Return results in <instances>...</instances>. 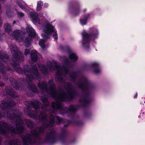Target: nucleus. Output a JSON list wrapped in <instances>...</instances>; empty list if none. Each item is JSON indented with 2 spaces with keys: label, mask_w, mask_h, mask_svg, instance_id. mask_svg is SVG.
<instances>
[{
  "label": "nucleus",
  "mask_w": 145,
  "mask_h": 145,
  "mask_svg": "<svg viewBox=\"0 0 145 145\" xmlns=\"http://www.w3.org/2000/svg\"><path fill=\"white\" fill-rule=\"evenodd\" d=\"M78 95V94L75 91H68L67 94L62 91L57 96V98L62 102L71 101Z\"/></svg>",
  "instance_id": "nucleus-6"
},
{
  "label": "nucleus",
  "mask_w": 145,
  "mask_h": 145,
  "mask_svg": "<svg viewBox=\"0 0 145 145\" xmlns=\"http://www.w3.org/2000/svg\"><path fill=\"white\" fill-rule=\"evenodd\" d=\"M30 18L34 24H37L38 22H39V15L37 13L35 12H31L30 13Z\"/></svg>",
  "instance_id": "nucleus-16"
},
{
  "label": "nucleus",
  "mask_w": 145,
  "mask_h": 145,
  "mask_svg": "<svg viewBox=\"0 0 145 145\" xmlns=\"http://www.w3.org/2000/svg\"><path fill=\"white\" fill-rule=\"evenodd\" d=\"M90 15L89 13H88L87 14L83 15L82 16L83 18H80V22L82 25H84L87 24V20L90 18Z\"/></svg>",
  "instance_id": "nucleus-21"
},
{
  "label": "nucleus",
  "mask_w": 145,
  "mask_h": 145,
  "mask_svg": "<svg viewBox=\"0 0 145 145\" xmlns=\"http://www.w3.org/2000/svg\"><path fill=\"white\" fill-rule=\"evenodd\" d=\"M57 109L56 108V109H53V110H52V112L53 113H55L56 112H57Z\"/></svg>",
  "instance_id": "nucleus-64"
},
{
  "label": "nucleus",
  "mask_w": 145,
  "mask_h": 145,
  "mask_svg": "<svg viewBox=\"0 0 145 145\" xmlns=\"http://www.w3.org/2000/svg\"><path fill=\"white\" fill-rule=\"evenodd\" d=\"M18 62L16 61L14 62L13 64L14 68L17 72L21 74L24 73L30 81L32 82L34 79L32 72L36 78H38L39 77V71L36 65H33L31 69H30L27 65H24L23 68L20 66L16 67L17 65H18Z\"/></svg>",
  "instance_id": "nucleus-4"
},
{
  "label": "nucleus",
  "mask_w": 145,
  "mask_h": 145,
  "mask_svg": "<svg viewBox=\"0 0 145 145\" xmlns=\"http://www.w3.org/2000/svg\"><path fill=\"white\" fill-rule=\"evenodd\" d=\"M47 117V115L45 112H41L40 113L39 119L43 122L44 125V126L41 125L38 127V130L35 129L31 131L30 132L33 137L37 138H39L40 135L44 133L45 130L44 127L48 128L50 126L52 127L54 125L56 122V117L52 115H50L49 117V123L47 122H45Z\"/></svg>",
  "instance_id": "nucleus-1"
},
{
  "label": "nucleus",
  "mask_w": 145,
  "mask_h": 145,
  "mask_svg": "<svg viewBox=\"0 0 145 145\" xmlns=\"http://www.w3.org/2000/svg\"><path fill=\"white\" fill-rule=\"evenodd\" d=\"M31 40V39L29 37H28L25 38L24 42L25 44V46L26 47H28L30 46V42Z\"/></svg>",
  "instance_id": "nucleus-33"
},
{
  "label": "nucleus",
  "mask_w": 145,
  "mask_h": 145,
  "mask_svg": "<svg viewBox=\"0 0 145 145\" xmlns=\"http://www.w3.org/2000/svg\"><path fill=\"white\" fill-rule=\"evenodd\" d=\"M5 86V83L2 82H1L0 83V87H3Z\"/></svg>",
  "instance_id": "nucleus-60"
},
{
  "label": "nucleus",
  "mask_w": 145,
  "mask_h": 145,
  "mask_svg": "<svg viewBox=\"0 0 145 145\" xmlns=\"http://www.w3.org/2000/svg\"><path fill=\"white\" fill-rule=\"evenodd\" d=\"M6 13L8 16L11 17L12 16V13L10 12L9 10H7L6 11Z\"/></svg>",
  "instance_id": "nucleus-52"
},
{
  "label": "nucleus",
  "mask_w": 145,
  "mask_h": 145,
  "mask_svg": "<svg viewBox=\"0 0 145 145\" xmlns=\"http://www.w3.org/2000/svg\"><path fill=\"white\" fill-rule=\"evenodd\" d=\"M48 84L50 86V85L55 86V84L54 83V81L53 80L51 79L49 80L48 82Z\"/></svg>",
  "instance_id": "nucleus-49"
},
{
  "label": "nucleus",
  "mask_w": 145,
  "mask_h": 145,
  "mask_svg": "<svg viewBox=\"0 0 145 145\" xmlns=\"http://www.w3.org/2000/svg\"><path fill=\"white\" fill-rule=\"evenodd\" d=\"M64 71L66 74H68L70 72L69 70L68 69H67L66 70H65Z\"/></svg>",
  "instance_id": "nucleus-59"
},
{
  "label": "nucleus",
  "mask_w": 145,
  "mask_h": 145,
  "mask_svg": "<svg viewBox=\"0 0 145 145\" xmlns=\"http://www.w3.org/2000/svg\"><path fill=\"white\" fill-rule=\"evenodd\" d=\"M5 91L7 94L10 97L15 98L17 97V92L9 86H6L5 87Z\"/></svg>",
  "instance_id": "nucleus-13"
},
{
  "label": "nucleus",
  "mask_w": 145,
  "mask_h": 145,
  "mask_svg": "<svg viewBox=\"0 0 145 145\" xmlns=\"http://www.w3.org/2000/svg\"><path fill=\"white\" fill-rule=\"evenodd\" d=\"M60 68L61 67L60 66L57 65H55L54 67V69H56L57 71L59 70Z\"/></svg>",
  "instance_id": "nucleus-51"
},
{
  "label": "nucleus",
  "mask_w": 145,
  "mask_h": 145,
  "mask_svg": "<svg viewBox=\"0 0 145 145\" xmlns=\"http://www.w3.org/2000/svg\"><path fill=\"white\" fill-rule=\"evenodd\" d=\"M17 13L18 16L22 17L24 16V14L23 12L17 11Z\"/></svg>",
  "instance_id": "nucleus-53"
},
{
  "label": "nucleus",
  "mask_w": 145,
  "mask_h": 145,
  "mask_svg": "<svg viewBox=\"0 0 145 145\" xmlns=\"http://www.w3.org/2000/svg\"><path fill=\"white\" fill-rule=\"evenodd\" d=\"M28 85L29 89L32 92L34 93H38L37 88L36 85L33 84L29 83H28Z\"/></svg>",
  "instance_id": "nucleus-25"
},
{
  "label": "nucleus",
  "mask_w": 145,
  "mask_h": 145,
  "mask_svg": "<svg viewBox=\"0 0 145 145\" xmlns=\"http://www.w3.org/2000/svg\"><path fill=\"white\" fill-rule=\"evenodd\" d=\"M69 123H72V124L77 126H81L83 125V122L81 121L76 120H69Z\"/></svg>",
  "instance_id": "nucleus-23"
},
{
  "label": "nucleus",
  "mask_w": 145,
  "mask_h": 145,
  "mask_svg": "<svg viewBox=\"0 0 145 145\" xmlns=\"http://www.w3.org/2000/svg\"><path fill=\"white\" fill-rule=\"evenodd\" d=\"M13 35L17 40L19 41H24V35L22 31L20 30L17 29L14 31Z\"/></svg>",
  "instance_id": "nucleus-14"
},
{
  "label": "nucleus",
  "mask_w": 145,
  "mask_h": 145,
  "mask_svg": "<svg viewBox=\"0 0 145 145\" xmlns=\"http://www.w3.org/2000/svg\"><path fill=\"white\" fill-rule=\"evenodd\" d=\"M70 124H72V123H68V120L67 121V123L66 124H65L64 125V127H67Z\"/></svg>",
  "instance_id": "nucleus-62"
},
{
  "label": "nucleus",
  "mask_w": 145,
  "mask_h": 145,
  "mask_svg": "<svg viewBox=\"0 0 145 145\" xmlns=\"http://www.w3.org/2000/svg\"><path fill=\"white\" fill-rule=\"evenodd\" d=\"M31 61L33 62H36L38 59V56L36 51L34 52L31 53Z\"/></svg>",
  "instance_id": "nucleus-26"
},
{
  "label": "nucleus",
  "mask_w": 145,
  "mask_h": 145,
  "mask_svg": "<svg viewBox=\"0 0 145 145\" xmlns=\"http://www.w3.org/2000/svg\"><path fill=\"white\" fill-rule=\"evenodd\" d=\"M43 5V3L41 1H39L37 5L36 10L39 11L42 8V6Z\"/></svg>",
  "instance_id": "nucleus-36"
},
{
  "label": "nucleus",
  "mask_w": 145,
  "mask_h": 145,
  "mask_svg": "<svg viewBox=\"0 0 145 145\" xmlns=\"http://www.w3.org/2000/svg\"><path fill=\"white\" fill-rule=\"evenodd\" d=\"M67 69H68V67L66 66H63V70L64 71L66 70Z\"/></svg>",
  "instance_id": "nucleus-61"
},
{
  "label": "nucleus",
  "mask_w": 145,
  "mask_h": 145,
  "mask_svg": "<svg viewBox=\"0 0 145 145\" xmlns=\"http://www.w3.org/2000/svg\"><path fill=\"white\" fill-rule=\"evenodd\" d=\"M99 65L98 63H91L90 65H86L85 66L86 67H89V66L95 68H96L99 67Z\"/></svg>",
  "instance_id": "nucleus-40"
},
{
  "label": "nucleus",
  "mask_w": 145,
  "mask_h": 145,
  "mask_svg": "<svg viewBox=\"0 0 145 145\" xmlns=\"http://www.w3.org/2000/svg\"><path fill=\"white\" fill-rule=\"evenodd\" d=\"M45 28V29L44 30L45 33L42 34L41 36L44 39V40H46L49 38V35L53 33V36L55 40H57L58 39L57 35L56 32L54 31V27L50 23H48L46 25Z\"/></svg>",
  "instance_id": "nucleus-8"
},
{
  "label": "nucleus",
  "mask_w": 145,
  "mask_h": 145,
  "mask_svg": "<svg viewBox=\"0 0 145 145\" xmlns=\"http://www.w3.org/2000/svg\"><path fill=\"white\" fill-rule=\"evenodd\" d=\"M40 99L45 106H47L49 105L50 103L48 100L45 96H41Z\"/></svg>",
  "instance_id": "nucleus-27"
},
{
  "label": "nucleus",
  "mask_w": 145,
  "mask_h": 145,
  "mask_svg": "<svg viewBox=\"0 0 145 145\" xmlns=\"http://www.w3.org/2000/svg\"><path fill=\"white\" fill-rule=\"evenodd\" d=\"M4 27L5 31L8 33H10L12 32V29L11 26L8 23L4 24Z\"/></svg>",
  "instance_id": "nucleus-28"
},
{
  "label": "nucleus",
  "mask_w": 145,
  "mask_h": 145,
  "mask_svg": "<svg viewBox=\"0 0 145 145\" xmlns=\"http://www.w3.org/2000/svg\"><path fill=\"white\" fill-rule=\"evenodd\" d=\"M13 115H14V116H11L10 118V119H13L14 117H16V115L15 114H13Z\"/></svg>",
  "instance_id": "nucleus-63"
},
{
  "label": "nucleus",
  "mask_w": 145,
  "mask_h": 145,
  "mask_svg": "<svg viewBox=\"0 0 145 145\" xmlns=\"http://www.w3.org/2000/svg\"><path fill=\"white\" fill-rule=\"evenodd\" d=\"M61 141L62 144H65L66 141L65 138H61Z\"/></svg>",
  "instance_id": "nucleus-56"
},
{
  "label": "nucleus",
  "mask_w": 145,
  "mask_h": 145,
  "mask_svg": "<svg viewBox=\"0 0 145 145\" xmlns=\"http://www.w3.org/2000/svg\"><path fill=\"white\" fill-rule=\"evenodd\" d=\"M57 91L56 90L50 91V96L53 98L56 97H57V96H58V95H57Z\"/></svg>",
  "instance_id": "nucleus-39"
},
{
  "label": "nucleus",
  "mask_w": 145,
  "mask_h": 145,
  "mask_svg": "<svg viewBox=\"0 0 145 145\" xmlns=\"http://www.w3.org/2000/svg\"><path fill=\"white\" fill-rule=\"evenodd\" d=\"M24 103L25 105L28 107L29 108L32 107L35 110L40 108V107L39 105L40 102L38 101H25L24 102Z\"/></svg>",
  "instance_id": "nucleus-12"
},
{
  "label": "nucleus",
  "mask_w": 145,
  "mask_h": 145,
  "mask_svg": "<svg viewBox=\"0 0 145 145\" xmlns=\"http://www.w3.org/2000/svg\"><path fill=\"white\" fill-rule=\"evenodd\" d=\"M24 123L22 119L16 122V128L6 122H0V133L6 135L8 132L15 135L22 134L25 130Z\"/></svg>",
  "instance_id": "nucleus-2"
},
{
  "label": "nucleus",
  "mask_w": 145,
  "mask_h": 145,
  "mask_svg": "<svg viewBox=\"0 0 145 145\" xmlns=\"http://www.w3.org/2000/svg\"><path fill=\"white\" fill-rule=\"evenodd\" d=\"M30 52V50L29 49H25L24 54L25 56H27V55L29 54Z\"/></svg>",
  "instance_id": "nucleus-47"
},
{
  "label": "nucleus",
  "mask_w": 145,
  "mask_h": 145,
  "mask_svg": "<svg viewBox=\"0 0 145 145\" xmlns=\"http://www.w3.org/2000/svg\"><path fill=\"white\" fill-rule=\"evenodd\" d=\"M84 116L86 117H89L91 116V113L89 110H85L84 112Z\"/></svg>",
  "instance_id": "nucleus-42"
},
{
  "label": "nucleus",
  "mask_w": 145,
  "mask_h": 145,
  "mask_svg": "<svg viewBox=\"0 0 145 145\" xmlns=\"http://www.w3.org/2000/svg\"><path fill=\"white\" fill-rule=\"evenodd\" d=\"M62 73L61 72L59 71L56 73V81L60 83L63 80V77H62Z\"/></svg>",
  "instance_id": "nucleus-22"
},
{
  "label": "nucleus",
  "mask_w": 145,
  "mask_h": 145,
  "mask_svg": "<svg viewBox=\"0 0 145 145\" xmlns=\"http://www.w3.org/2000/svg\"><path fill=\"white\" fill-rule=\"evenodd\" d=\"M11 81V80H10ZM10 83L12 84V86L16 89H18L20 88V86L18 82L15 80L14 79H13L12 82H10Z\"/></svg>",
  "instance_id": "nucleus-31"
},
{
  "label": "nucleus",
  "mask_w": 145,
  "mask_h": 145,
  "mask_svg": "<svg viewBox=\"0 0 145 145\" xmlns=\"http://www.w3.org/2000/svg\"><path fill=\"white\" fill-rule=\"evenodd\" d=\"M56 120V122L59 124H60L63 121L62 118H60L58 116H55Z\"/></svg>",
  "instance_id": "nucleus-45"
},
{
  "label": "nucleus",
  "mask_w": 145,
  "mask_h": 145,
  "mask_svg": "<svg viewBox=\"0 0 145 145\" xmlns=\"http://www.w3.org/2000/svg\"><path fill=\"white\" fill-rule=\"evenodd\" d=\"M57 135L54 130H51L47 133L43 140L44 143L48 145H52L57 142Z\"/></svg>",
  "instance_id": "nucleus-7"
},
{
  "label": "nucleus",
  "mask_w": 145,
  "mask_h": 145,
  "mask_svg": "<svg viewBox=\"0 0 145 145\" xmlns=\"http://www.w3.org/2000/svg\"><path fill=\"white\" fill-rule=\"evenodd\" d=\"M4 114L3 112L0 111V120L4 116Z\"/></svg>",
  "instance_id": "nucleus-58"
},
{
  "label": "nucleus",
  "mask_w": 145,
  "mask_h": 145,
  "mask_svg": "<svg viewBox=\"0 0 145 145\" xmlns=\"http://www.w3.org/2000/svg\"><path fill=\"white\" fill-rule=\"evenodd\" d=\"M69 112H76L77 110L76 108L74 107L73 105H71L68 108Z\"/></svg>",
  "instance_id": "nucleus-35"
},
{
  "label": "nucleus",
  "mask_w": 145,
  "mask_h": 145,
  "mask_svg": "<svg viewBox=\"0 0 145 145\" xmlns=\"http://www.w3.org/2000/svg\"><path fill=\"white\" fill-rule=\"evenodd\" d=\"M8 145H18V142L17 140H12L9 141L8 142Z\"/></svg>",
  "instance_id": "nucleus-44"
},
{
  "label": "nucleus",
  "mask_w": 145,
  "mask_h": 145,
  "mask_svg": "<svg viewBox=\"0 0 145 145\" xmlns=\"http://www.w3.org/2000/svg\"><path fill=\"white\" fill-rule=\"evenodd\" d=\"M82 36L83 46L87 48H90L89 44L91 40L94 41L97 38L99 35V31L97 29L94 27L90 28L89 32H87L85 30L81 33Z\"/></svg>",
  "instance_id": "nucleus-5"
},
{
  "label": "nucleus",
  "mask_w": 145,
  "mask_h": 145,
  "mask_svg": "<svg viewBox=\"0 0 145 145\" xmlns=\"http://www.w3.org/2000/svg\"><path fill=\"white\" fill-rule=\"evenodd\" d=\"M60 111L61 112V114L62 115L68 114L69 112L68 108L64 106L62 107Z\"/></svg>",
  "instance_id": "nucleus-34"
},
{
  "label": "nucleus",
  "mask_w": 145,
  "mask_h": 145,
  "mask_svg": "<svg viewBox=\"0 0 145 145\" xmlns=\"http://www.w3.org/2000/svg\"><path fill=\"white\" fill-rule=\"evenodd\" d=\"M65 63L67 64H68L69 65H72V63L69 61V60L68 59H66L65 60Z\"/></svg>",
  "instance_id": "nucleus-54"
},
{
  "label": "nucleus",
  "mask_w": 145,
  "mask_h": 145,
  "mask_svg": "<svg viewBox=\"0 0 145 145\" xmlns=\"http://www.w3.org/2000/svg\"><path fill=\"white\" fill-rule=\"evenodd\" d=\"M28 116L30 118H35L37 117V114L36 112L30 110L28 113Z\"/></svg>",
  "instance_id": "nucleus-29"
},
{
  "label": "nucleus",
  "mask_w": 145,
  "mask_h": 145,
  "mask_svg": "<svg viewBox=\"0 0 145 145\" xmlns=\"http://www.w3.org/2000/svg\"><path fill=\"white\" fill-rule=\"evenodd\" d=\"M52 107L53 108V109H55L56 108V104L55 103V102H52Z\"/></svg>",
  "instance_id": "nucleus-55"
},
{
  "label": "nucleus",
  "mask_w": 145,
  "mask_h": 145,
  "mask_svg": "<svg viewBox=\"0 0 145 145\" xmlns=\"http://www.w3.org/2000/svg\"><path fill=\"white\" fill-rule=\"evenodd\" d=\"M78 87L82 90L83 94L79 100L80 103L79 105L84 108L88 106L90 103L91 99L89 98L90 96V92L89 88L90 85L89 82L86 78H84L83 82H79L77 84Z\"/></svg>",
  "instance_id": "nucleus-3"
},
{
  "label": "nucleus",
  "mask_w": 145,
  "mask_h": 145,
  "mask_svg": "<svg viewBox=\"0 0 145 145\" xmlns=\"http://www.w3.org/2000/svg\"><path fill=\"white\" fill-rule=\"evenodd\" d=\"M42 72L44 74H46L48 72V69L44 65H43L42 67Z\"/></svg>",
  "instance_id": "nucleus-46"
},
{
  "label": "nucleus",
  "mask_w": 145,
  "mask_h": 145,
  "mask_svg": "<svg viewBox=\"0 0 145 145\" xmlns=\"http://www.w3.org/2000/svg\"><path fill=\"white\" fill-rule=\"evenodd\" d=\"M65 88L66 90L68 91H71L72 90L71 84V83L69 82L67 83V85L65 87Z\"/></svg>",
  "instance_id": "nucleus-38"
},
{
  "label": "nucleus",
  "mask_w": 145,
  "mask_h": 145,
  "mask_svg": "<svg viewBox=\"0 0 145 145\" xmlns=\"http://www.w3.org/2000/svg\"><path fill=\"white\" fill-rule=\"evenodd\" d=\"M55 86L53 85H50V87L49 88V89H50V92L52 91H54V90H56L55 89Z\"/></svg>",
  "instance_id": "nucleus-48"
},
{
  "label": "nucleus",
  "mask_w": 145,
  "mask_h": 145,
  "mask_svg": "<svg viewBox=\"0 0 145 145\" xmlns=\"http://www.w3.org/2000/svg\"><path fill=\"white\" fill-rule=\"evenodd\" d=\"M76 141V138H74L72 140H71L69 142L70 144H71L74 143Z\"/></svg>",
  "instance_id": "nucleus-57"
},
{
  "label": "nucleus",
  "mask_w": 145,
  "mask_h": 145,
  "mask_svg": "<svg viewBox=\"0 0 145 145\" xmlns=\"http://www.w3.org/2000/svg\"><path fill=\"white\" fill-rule=\"evenodd\" d=\"M67 50L68 52L70 53L69 56L70 59L74 62H76L78 59L77 56L74 53H71V51L69 48H67Z\"/></svg>",
  "instance_id": "nucleus-18"
},
{
  "label": "nucleus",
  "mask_w": 145,
  "mask_h": 145,
  "mask_svg": "<svg viewBox=\"0 0 145 145\" xmlns=\"http://www.w3.org/2000/svg\"><path fill=\"white\" fill-rule=\"evenodd\" d=\"M37 86L43 91L47 92L48 89L47 84L44 81L39 82L37 84Z\"/></svg>",
  "instance_id": "nucleus-19"
},
{
  "label": "nucleus",
  "mask_w": 145,
  "mask_h": 145,
  "mask_svg": "<svg viewBox=\"0 0 145 145\" xmlns=\"http://www.w3.org/2000/svg\"><path fill=\"white\" fill-rule=\"evenodd\" d=\"M11 51L13 59L17 61H24V56L23 54L20 51H19L17 46L12 44L10 46Z\"/></svg>",
  "instance_id": "nucleus-9"
},
{
  "label": "nucleus",
  "mask_w": 145,
  "mask_h": 145,
  "mask_svg": "<svg viewBox=\"0 0 145 145\" xmlns=\"http://www.w3.org/2000/svg\"><path fill=\"white\" fill-rule=\"evenodd\" d=\"M69 8L71 13L74 16H76L80 14V7L77 3L73 5H70Z\"/></svg>",
  "instance_id": "nucleus-11"
},
{
  "label": "nucleus",
  "mask_w": 145,
  "mask_h": 145,
  "mask_svg": "<svg viewBox=\"0 0 145 145\" xmlns=\"http://www.w3.org/2000/svg\"><path fill=\"white\" fill-rule=\"evenodd\" d=\"M70 77L72 82H75L76 80V73L74 72L73 74H71Z\"/></svg>",
  "instance_id": "nucleus-41"
},
{
  "label": "nucleus",
  "mask_w": 145,
  "mask_h": 145,
  "mask_svg": "<svg viewBox=\"0 0 145 145\" xmlns=\"http://www.w3.org/2000/svg\"><path fill=\"white\" fill-rule=\"evenodd\" d=\"M46 41V40L44 39L41 40L39 41V44L43 49H44L45 48L46 46L44 44V43Z\"/></svg>",
  "instance_id": "nucleus-37"
},
{
  "label": "nucleus",
  "mask_w": 145,
  "mask_h": 145,
  "mask_svg": "<svg viewBox=\"0 0 145 145\" xmlns=\"http://www.w3.org/2000/svg\"><path fill=\"white\" fill-rule=\"evenodd\" d=\"M26 31L29 36L31 38H35L36 36L35 31L31 27H26Z\"/></svg>",
  "instance_id": "nucleus-20"
},
{
  "label": "nucleus",
  "mask_w": 145,
  "mask_h": 145,
  "mask_svg": "<svg viewBox=\"0 0 145 145\" xmlns=\"http://www.w3.org/2000/svg\"><path fill=\"white\" fill-rule=\"evenodd\" d=\"M57 100H58V101H56V107L57 110H59V111H60L61 108L63 106H62L61 103V102L62 101L58 99L57 98Z\"/></svg>",
  "instance_id": "nucleus-32"
},
{
  "label": "nucleus",
  "mask_w": 145,
  "mask_h": 145,
  "mask_svg": "<svg viewBox=\"0 0 145 145\" xmlns=\"http://www.w3.org/2000/svg\"><path fill=\"white\" fill-rule=\"evenodd\" d=\"M24 121L28 127L31 129L34 127V124L33 122L30 120L25 119Z\"/></svg>",
  "instance_id": "nucleus-30"
},
{
  "label": "nucleus",
  "mask_w": 145,
  "mask_h": 145,
  "mask_svg": "<svg viewBox=\"0 0 145 145\" xmlns=\"http://www.w3.org/2000/svg\"><path fill=\"white\" fill-rule=\"evenodd\" d=\"M23 141V145H28V142L30 144L31 142V140L29 135H20Z\"/></svg>",
  "instance_id": "nucleus-17"
},
{
  "label": "nucleus",
  "mask_w": 145,
  "mask_h": 145,
  "mask_svg": "<svg viewBox=\"0 0 145 145\" xmlns=\"http://www.w3.org/2000/svg\"><path fill=\"white\" fill-rule=\"evenodd\" d=\"M0 106L3 110H5L7 108H10L15 106V102L9 98L3 100L1 101Z\"/></svg>",
  "instance_id": "nucleus-10"
},
{
  "label": "nucleus",
  "mask_w": 145,
  "mask_h": 145,
  "mask_svg": "<svg viewBox=\"0 0 145 145\" xmlns=\"http://www.w3.org/2000/svg\"><path fill=\"white\" fill-rule=\"evenodd\" d=\"M12 70L9 67H5L3 63L0 61V71L3 75H5L7 71H12Z\"/></svg>",
  "instance_id": "nucleus-15"
},
{
  "label": "nucleus",
  "mask_w": 145,
  "mask_h": 145,
  "mask_svg": "<svg viewBox=\"0 0 145 145\" xmlns=\"http://www.w3.org/2000/svg\"><path fill=\"white\" fill-rule=\"evenodd\" d=\"M67 132V131L66 130H62L60 135V138H65Z\"/></svg>",
  "instance_id": "nucleus-43"
},
{
  "label": "nucleus",
  "mask_w": 145,
  "mask_h": 145,
  "mask_svg": "<svg viewBox=\"0 0 145 145\" xmlns=\"http://www.w3.org/2000/svg\"><path fill=\"white\" fill-rule=\"evenodd\" d=\"M93 72L97 74H99L100 72V70L99 69V67L93 70Z\"/></svg>",
  "instance_id": "nucleus-50"
},
{
  "label": "nucleus",
  "mask_w": 145,
  "mask_h": 145,
  "mask_svg": "<svg viewBox=\"0 0 145 145\" xmlns=\"http://www.w3.org/2000/svg\"><path fill=\"white\" fill-rule=\"evenodd\" d=\"M16 3L20 8L22 9H23L26 8L27 5L24 2L21 0H16Z\"/></svg>",
  "instance_id": "nucleus-24"
}]
</instances>
